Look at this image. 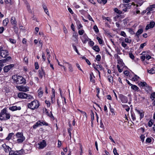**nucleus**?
Here are the masks:
<instances>
[{
  "label": "nucleus",
  "instance_id": "obj_1",
  "mask_svg": "<svg viewBox=\"0 0 155 155\" xmlns=\"http://www.w3.org/2000/svg\"><path fill=\"white\" fill-rule=\"evenodd\" d=\"M14 83L16 84H25L26 80L22 76L17 75H14L12 77Z\"/></svg>",
  "mask_w": 155,
  "mask_h": 155
},
{
  "label": "nucleus",
  "instance_id": "obj_2",
  "mask_svg": "<svg viewBox=\"0 0 155 155\" xmlns=\"http://www.w3.org/2000/svg\"><path fill=\"white\" fill-rule=\"evenodd\" d=\"M10 118V114L7 113L5 109H3L0 113V119L6 120Z\"/></svg>",
  "mask_w": 155,
  "mask_h": 155
},
{
  "label": "nucleus",
  "instance_id": "obj_3",
  "mask_svg": "<svg viewBox=\"0 0 155 155\" xmlns=\"http://www.w3.org/2000/svg\"><path fill=\"white\" fill-rule=\"evenodd\" d=\"M39 105L38 101L36 100L33 101L28 104V107L31 110L38 108Z\"/></svg>",
  "mask_w": 155,
  "mask_h": 155
},
{
  "label": "nucleus",
  "instance_id": "obj_4",
  "mask_svg": "<svg viewBox=\"0 0 155 155\" xmlns=\"http://www.w3.org/2000/svg\"><path fill=\"white\" fill-rule=\"evenodd\" d=\"M17 138V142L18 143H22L25 140V137L22 133L18 132L16 134Z\"/></svg>",
  "mask_w": 155,
  "mask_h": 155
},
{
  "label": "nucleus",
  "instance_id": "obj_5",
  "mask_svg": "<svg viewBox=\"0 0 155 155\" xmlns=\"http://www.w3.org/2000/svg\"><path fill=\"white\" fill-rule=\"evenodd\" d=\"M2 147L3 148L4 151L6 153H9V155H10L11 152L15 151L14 150H12V149L8 146L7 145L5 144H4L2 145Z\"/></svg>",
  "mask_w": 155,
  "mask_h": 155
},
{
  "label": "nucleus",
  "instance_id": "obj_6",
  "mask_svg": "<svg viewBox=\"0 0 155 155\" xmlns=\"http://www.w3.org/2000/svg\"><path fill=\"white\" fill-rule=\"evenodd\" d=\"M0 54L2 57L5 58L9 54L8 51L6 50H4L2 48H0Z\"/></svg>",
  "mask_w": 155,
  "mask_h": 155
},
{
  "label": "nucleus",
  "instance_id": "obj_7",
  "mask_svg": "<svg viewBox=\"0 0 155 155\" xmlns=\"http://www.w3.org/2000/svg\"><path fill=\"white\" fill-rule=\"evenodd\" d=\"M17 89L20 91L27 92L29 91V87L26 86H24L22 85L16 86Z\"/></svg>",
  "mask_w": 155,
  "mask_h": 155
},
{
  "label": "nucleus",
  "instance_id": "obj_8",
  "mask_svg": "<svg viewBox=\"0 0 155 155\" xmlns=\"http://www.w3.org/2000/svg\"><path fill=\"white\" fill-rule=\"evenodd\" d=\"M119 97L122 103H126L127 102V97L122 94L120 95Z\"/></svg>",
  "mask_w": 155,
  "mask_h": 155
},
{
  "label": "nucleus",
  "instance_id": "obj_9",
  "mask_svg": "<svg viewBox=\"0 0 155 155\" xmlns=\"http://www.w3.org/2000/svg\"><path fill=\"white\" fill-rule=\"evenodd\" d=\"M47 143L45 140H43L41 142L38 144V148L40 149H43L46 146Z\"/></svg>",
  "mask_w": 155,
  "mask_h": 155
},
{
  "label": "nucleus",
  "instance_id": "obj_10",
  "mask_svg": "<svg viewBox=\"0 0 155 155\" xmlns=\"http://www.w3.org/2000/svg\"><path fill=\"white\" fill-rule=\"evenodd\" d=\"M14 65L13 64H9L8 65L5 66L4 68V70L5 72H7L11 68H13Z\"/></svg>",
  "mask_w": 155,
  "mask_h": 155
},
{
  "label": "nucleus",
  "instance_id": "obj_11",
  "mask_svg": "<svg viewBox=\"0 0 155 155\" xmlns=\"http://www.w3.org/2000/svg\"><path fill=\"white\" fill-rule=\"evenodd\" d=\"M24 152V150L22 149L19 150H16L14 152H11L10 155H22Z\"/></svg>",
  "mask_w": 155,
  "mask_h": 155
},
{
  "label": "nucleus",
  "instance_id": "obj_12",
  "mask_svg": "<svg viewBox=\"0 0 155 155\" xmlns=\"http://www.w3.org/2000/svg\"><path fill=\"white\" fill-rule=\"evenodd\" d=\"M155 25V22L153 21H151L150 22L149 24H148L146 26L145 29L147 30L149 29L153 28Z\"/></svg>",
  "mask_w": 155,
  "mask_h": 155
},
{
  "label": "nucleus",
  "instance_id": "obj_13",
  "mask_svg": "<svg viewBox=\"0 0 155 155\" xmlns=\"http://www.w3.org/2000/svg\"><path fill=\"white\" fill-rule=\"evenodd\" d=\"M81 40L84 44H85L87 43V41L89 40H91V39L88 38L87 36L86 35H84L81 38Z\"/></svg>",
  "mask_w": 155,
  "mask_h": 155
},
{
  "label": "nucleus",
  "instance_id": "obj_14",
  "mask_svg": "<svg viewBox=\"0 0 155 155\" xmlns=\"http://www.w3.org/2000/svg\"><path fill=\"white\" fill-rule=\"evenodd\" d=\"M38 76L40 78H42L43 76H45V73L43 69L41 68V70H39L38 71Z\"/></svg>",
  "mask_w": 155,
  "mask_h": 155
},
{
  "label": "nucleus",
  "instance_id": "obj_15",
  "mask_svg": "<svg viewBox=\"0 0 155 155\" xmlns=\"http://www.w3.org/2000/svg\"><path fill=\"white\" fill-rule=\"evenodd\" d=\"M18 97L20 98L26 99L27 97V94L25 93L20 92L18 94Z\"/></svg>",
  "mask_w": 155,
  "mask_h": 155
},
{
  "label": "nucleus",
  "instance_id": "obj_16",
  "mask_svg": "<svg viewBox=\"0 0 155 155\" xmlns=\"http://www.w3.org/2000/svg\"><path fill=\"white\" fill-rule=\"evenodd\" d=\"M11 22L12 25H13V28L15 29L16 26L17 25V22L15 17H12L11 19Z\"/></svg>",
  "mask_w": 155,
  "mask_h": 155
},
{
  "label": "nucleus",
  "instance_id": "obj_17",
  "mask_svg": "<svg viewBox=\"0 0 155 155\" xmlns=\"http://www.w3.org/2000/svg\"><path fill=\"white\" fill-rule=\"evenodd\" d=\"M78 35L76 33H74L72 40L74 41L75 43H78Z\"/></svg>",
  "mask_w": 155,
  "mask_h": 155
},
{
  "label": "nucleus",
  "instance_id": "obj_18",
  "mask_svg": "<svg viewBox=\"0 0 155 155\" xmlns=\"http://www.w3.org/2000/svg\"><path fill=\"white\" fill-rule=\"evenodd\" d=\"M132 4L131 3H128L126 4H123L121 5V6L124 7L125 8L124 9H123V10L124 12H126L127 11V9L129 8L131 5Z\"/></svg>",
  "mask_w": 155,
  "mask_h": 155
},
{
  "label": "nucleus",
  "instance_id": "obj_19",
  "mask_svg": "<svg viewBox=\"0 0 155 155\" xmlns=\"http://www.w3.org/2000/svg\"><path fill=\"white\" fill-rule=\"evenodd\" d=\"M9 109L12 111H14L17 110H20L21 107H17L16 106H13L12 107H10Z\"/></svg>",
  "mask_w": 155,
  "mask_h": 155
},
{
  "label": "nucleus",
  "instance_id": "obj_20",
  "mask_svg": "<svg viewBox=\"0 0 155 155\" xmlns=\"http://www.w3.org/2000/svg\"><path fill=\"white\" fill-rule=\"evenodd\" d=\"M154 8H155V4L150 5L147 8L146 10L149 11H151L153 10V9Z\"/></svg>",
  "mask_w": 155,
  "mask_h": 155
},
{
  "label": "nucleus",
  "instance_id": "obj_21",
  "mask_svg": "<svg viewBox=\"0 0 155 155\" xmlns=\"http://www.w3.org/2000/svg\"><path fill=\"white\" fill-rule=\"evenodd\" d=\"M143 30L142 28L139 29L136 33L135 35L138 38L139 35L143 33Z\"/></svg>",
  "mask_w": 155,
  "mask_h": 155
},
{
  "label": "nucleus",
  "instance_id": "obj_22",
  "mask_svg": "<svg viewBox=\"0 0 155 155\" xmlns=\"http://www.w3.org/2000/svg\"><path fill=\"white\" fill-rule=\"evenodd\" d=\"M147 72L150 74H153L155 73V67L152 68L150 69H148Z\"/></svg>",
  "mask_w": 155,
  "mask_h": 155
},
{
  "label": "nucleus",
  "instance_id": "obj_23",
  "mask_svg": "<svg viewBox=\"0 0 155 155\" xmlns=\"http://www.w3.org/2000/svg\"><path fill=\"white\" fill-rule=\"evenodd\" d=\"M40 126H41V122L40 121H38L33 126V128L34 129H35L38 127Z\"/></svg>",
  "mask_w": 155,
  "mask_h": 155
},
{
  "label": "nucleus",
  "instance_id": "obj_24",
  "mask_svg": "<svg viewBox=\"0 0 155 155\" xmlns=\"http://www.w3.org/2000/svg\"><path fill=\"white\" fill-rule=\"evenodd\" d=\"M136 111L140 114V119L142 118L144 116V114L142 111H140L137 109L135 110Z\"/></svg>",
  "mask_w": 155,
  "mask_h": 155
},
{
  "label": "nucleus",
  "instance_id": "obj_25",
  "mask_svg": "<svg viewBox=\"0 0 155 155\" xmlns=\"http://www.w3.org/2000/svg\"><path fill=\"white\" fill-rule=\"evenodd\" d=\"M38 96L39 97H41L43 95V92L42 91L41 87H40L38 91Z\"/></svg>",
  "mask_w": 155,
  "mask_h": 155
},
{
  "label": "nucleus",
  "instance_id": "obj_26",
  "mask_svg": "<svg viewBox=\"0 0 155 155\" xmlns=\"http://www.w3.org/2000/svg\"><path fill=\"white\" fill-rule=\"evenodd\" d=\"M131 88L135 91H138L139 89L136 85L132 84L131 86Z\"/></svg>",
  "mask_w": 155,
  "mask_h": 155
},
{
  "label": "nucleus",
  "instance_id": "obj_27",
  "mask_svg": "<svg viewBox=\"0 0 155 155\" xmlns=\"http://www.w3.org/2000/svg\"><path fill=\"white\" fill-rule=\"evenodd\" d=\"M152 88L150 87L147 84L145 87V90L147 92H149L151 91Z\"/></svg>",
  "mask_w": 155,
  "mask_h": 155
},
{
  "label": "nucleus",
  "instance_id": "obj_28",
  "mask_svg": "<svg viewBox=\"0 0 155 155\" xmlns=\"http://www.w3.org/2000/svg\"><path fill=\"white\" fill-rule=\"evenodd\" d=\"M45 111L46 114L51 117H53V116L52 115L51 112H50V113H49L48 111L46 109H45Z\"/></svg>",
  "mask_w": 155,
  "mask_h": 155
},
{
  "label": "nucleus",
  "instance_id": "obj_29",
  "mask_svg": "<svg viewBox=\"0 0 155 155\" xmlns=\"http://www.w3.org/2000/svg\"><path fill=\"white\" fill-rule=\"evenodd\" d=\"M9 20L8 18H5L3 21V24L4 26H6L8 24Z\"/></svg>",
  "mask_w": 155,
  "mask_h": 155
},
{
  "label": "nucleus",
  "instance_id": "obj_30",
  "mask_svg": "<svg viewBox=\"0 0 155 155\" xmlns=\"http://www.w3.org/2000/svg\"><path fill=\"white\" fill-rule=\"evenodd\" d=\"M107 78L109 81L112 84L113 82V77L111 75H108L107 76Z\"/></svg>",
  "mask_w": 155,
  "mask_h": 155
},
{
  "label": "nucleus",
  "instance_id": "obj_31",
  "mask_svg": "<svg viewBox=\"0 0 155 155\" xmlns=\"http://www.w3.org/2000/svg\"><path fill=\"white\" fill-rule=\"evenodd\" d=\"M93 50H95L96 52H99L100 51V48L97 46L95 45L93 47Z\"/></svg>",
  "mask_w": 155,
  "mask_h": 155
},
{
  "label": "nucleus",
  "instance_id": "obj_32",
  "mask_svg": "<svg viewBox=\"0 0 155 155\" xmlns=\"http://www.w3.org/2000/svg\"><path fill=\"white\" fill-rule=\"evenodd\" d=\"M13 134H14L13 133H10L9 134L8 136L6 138V139L8 140H9L11 138Z\"/></svg>",
  "mask_w": 155,
  "mask_h": 155
},
{
  "label": "nucleus",
  "instance_id": "obj_33",
  "mask_svg": "<svg viewBox=\"0 0 155 155\" xmlns=\"http://www.w3.org/2000/svg\"><path fill=\"white\" fill-rule=\"evenodd\" d=\"M139 78V77L138 76L136 75H135L134 77L132 78V79L134 81H137Z\"/></svg>",
  "mask_w": 155,
  "mask_h": 155
},
{
  "label": "nucleus",
  "instance_id": "obj_34",
  "mask_svg": "<svg viewBox=\"0 0 155 155\" xmlns=\"http://www.w3.org/2000/svg\"><path fill=\"white\" fill-rule=\"evenodd\" d=\"M12 59V58L11 57L9 56L6 58L4 59V63L8 61H9L11 60Z\"/></svg>",
  "mask_w": 155,
  "mask_h": 155
},
{
  "label": "nucleus",
  "instance_id": "obj_35",
  "mask_svg": "<svg viewBox=\"0 0 155 155\" xmlns=\"http://www.w3.org/2000/svg\"><path fill=\"white\" fill-rule=\"evenodd\" d=\"M97 39L98 40L99 44H102L103 41L102 40L101 38L98 37H97Z\"/></svg>",
  "mask_w": 155,
  "mask_h": 155
},
{
  "label": "nucleus",
  "instance_id": "obj_36",
  "mask_svg": "<svg viewBox=\"0 0 155 155\" xmlns=\"http://www.w3.org/2000/svg\"><path fill=\"white\" fill-rule=\"evenodd\" d=\"M68 69L69 71L72 72L73 71V68L71 65L70 64H68Z\"/></svg>",
  "mask_w": 155,
  "mask_h": 155
},
{
  "label": "nucleus",
  "instance_id": "obj_37",
  "mask_svg": "<svg viewBox=\"0 0 155 155\" xmlns=\"http://www.w3.org/2000/svg\"><path fill=\"white\" fill-rule=\"evenodd\" d=\"M118 63L119 64V65L121 67L122 66H123L124 63H123L122 61L121 60H119L118 61Z\"/></svg>",
  "mask_w": 155,
  "mask_h": 155
},
{
  "label": "nucleus",
  "instance_id": "obj_38",
  "mask_svg": "<svg viewBox=\"0 0 155 155\" xmlns=\"http://www.w3.org/2000/svg\"><path fill=\"white\" fill-rule=\"evenodd\" d=\"M114 11L115 12H116L117 13L119 14H120L122 13V12L121 11H120V10H118L117 8H115L114 9Z\"/></svg>",
  "mask_w": 155,
  "mask_h": 155
},
{
  "label": "nucleus",
  "instance_id": "obj_39",
  "mask_svg": "<svg viewBox=\"0 0 155 155\" xmlns=\"http://www.w3.org/2000/svg\"><path fill=\"white\" fill-rule=\"evenodd\" d=\"M93 29L97 33L99 32V30L97 25H94L93 27Z\"/></svg>",
  "mask_w": 155,
  "mask_h": 155
},
{
  "label": "nucleus",
  "instance_id": "obj_40",
  "mask_svg": "<svg viewBox=\"0 0 155 155\" xmlns=\"http://www.w3.org/2000/svg\"><path fill=\"white\" fill-rule=\"evenodd\" d=\"M91 120L92 122H93V121L94 120V113L93 112L92 110H91Z\"/></svg>",
  "mask_w": 155,
  "mask_h": 155
},
{
  "label": "nucleus",
  "instance_id": "obj_41",
  "mask_svg": "<svg viewBox=\"0 0 155 155\" xmlns=\"http://www.w3.org/2000/svg\"><path fill=\"white\" fill-rule=\"evenodd\" d=\"M77 110H78L80 111L83 115H85V116L86 118H87V114H86V113L85 112H84V111H83L81 110H79V109H78Z\"/></svg>",
  "mask_w": 155,
  "mask_h": 155
},
{
  "label": "nucleus",
  "instance_id": "obj_42",
  "mask_svg": "<svg viewBox=\"0 0 155 155\" xmlns=\"http://www.w3.org/2000/svg\"><path fill=\"white\" fill-rule=\"evenodd\" d=\"M150 97L152 100H154L155 97V92H153L152 93Z\"/></svg>",
  "mask_w": 155,
  "mask_h": 155
},
{
  "label": "nucleus",
  "instance_id": "obj_43",
  "mask_svg": "<svg viewBox=\"0 0 155 155\" xmlns=\"http://www.w3.org/2000/svg\"><path fill=\"white\" fill-rule=\"evenodd\" d=\"M153 121L152 120H149L148 123V125L150 127H151L153 124Z\"/></svg>",
  "mask_w": 155,
  "mask_h": 155
},
{
  "label": "nucleus",
  "instance_id": "obj_44",
  "mask_svg": "<svg viewBox=\"0 0 155 155\" xmlns=\"http://www.w3.org/2000/svg\"><path fill=\"white\" fill-rule=\"evenodd\" d=\"M117 67L118 69V71L120 73L121 72L123 71V69L121 68L120 69L121 67L119 65H117Z\"/></svg>",
  "mask_w": 155,
  "mask_h": 155
},
{
  "label": "nucleus",
  "instance_id": "obj_45",
  "mask_svg": "<svg viewBox=\"0 0 155 155\" xmlns=\"http://www.w3.org/2000/svg\"><path fill=\"white\" fill-rule=\"evenodd\" d=\"M140 84L141 86H143H143L145 87L147 84V83L145 82H141L140 83Z\"/></svg>",
  "mask_w": 155,
  "mask_h": 155
},
{
  "label": "nucleus",
  "instance_id": "obj_46",
  "mask_svg": "<svg viewBox=\"0 0 155 155\" xmlns=\"http://www.w3.org/2000/svg\"><path fill=\"white\" fill-rule=\"evenodd\" d=\"M97 69H99L100 70H101L103 69V67L101 65L97 64L96 65Z\"/></svg>",
  "mask_w": 155,
  "mask_h": 155
},
{
  "label": "nucleus",
  "instance_id": "obj_47",
  "mask_svg": "<svg viewBox=\"0 0 155 155\" xmlns=\"http://www.w3.org/2000/svg\"><path fill=\"white\" fill-rule=\"evenodd\" d=\"M131 117L133 121H134L136 120V118L134 114H131Z\"/></svg>",
  "mask_w": 155,
  "mask_h": 155
},
{
  "label": "nucleus",
  "instance_id": "obj_48",
  "mask_svg": "<svg viewBox=\"0 0 155 155\" xmlns=\"http://www.w3.org/2000/svg\"><path fill=\"white\" fill-rule=\"evenodd\" d=\"M84 32V31L83 30H79L78 31V34L80 35H83Z\"/></svg>",
  "mask_w": 155,
  "mask_h": 155
},
{
  "label": "nucleus",
  "instance_id": "obj_49",
  "mask_svg": "<svg viewBox=\"0 0 155 155\" xmlns=\"http://www.w3.org/2000/svg\"><path fill=\"white\" fill-rule=\"evenodd\" d=\"M101 59V56L100 55L98 54L96 56V59L97 61H100Z\"/></svg>",
  "mask_w": 155,
  "mask_h": 155
},
{
  "label": "nucleus",
  "instance_id": "obj_50",
  "mask_svg": "<svg viewBox=\"0 0 155 155\" xmlns=\"http://www.w3.org/2000/svg\"><path fill=\"white\" fill-rule=\"evenodd\" d=\"M145 136L143 135H141L140 136V138L141 139V140L142 142H143L144 140Z\"/></svg>",
  "mask_w": 155,
  "mask_h": 155
},
{
  "label": "nucleus",
  "instance_id": "obj_51",
  "mask_svg": "<svg viewBox=\"0 0 155 155\" xmlns=\"http://www.w3.org/2000/svg\"><path fill=\"white\" fill-rule=\"evenodd\" d=\"M120 35L124 37H126L127 36L125 33L124 31H121V32Z\"/></svg>",
  "mask_w": 155,
  "mask_h": 155
},
{
  "label": "nucleus",
  "instance_id": "obj_52",
  "mask_svg": "<svg viewBox=\"0 0 155 155\" xmlns=\"http://www.w3.org/2000/svg\"><path fill=\"white\" fill-rule=\"evenodd\" d=\"M113 152L114 155H119L116 148H115L113 149Z\"/></svg>",
  "mask_w": 155,
  "mask_h": 155
},
{
  "label": "nucleus",
  "instance_id": "obj_53",
  "mask_svg": "<svg viewBox=\"0 0 155 155\" xmlns=\"http://www.w3.org/2000/svg\"><path fill=\"white\" fill-rule=\"evenodd\" d=\"M26 99H33V97L31 95H28V94H27V97H26Z\"/></svg>",
  "mask_w": 155,
  "mask_h": 155
},
{
  "label": "nucleus",
  "instance_id": "obj_54",
  "mask_svg": "<svg viewBox=\"0 0 155 155\" xmlns=\"http://www.w3.org/2000/svg\"><path fill=\"white\" fill-rule=\"evenodd\" d=\"M71 130L72 129L71 128H69L68 129V132L69 134V136H70V139L71 138Z\"/></svg>",
  "mask_w": 155,
  "mask_h": 155
},
{
  "label": "nucleus",
  "instance_id": "obj_55",
  "mask_svg": "<svg viewBox=\"0 0 155 155\" xmlns=\"http://www.w3.org/2000/svg\"><path fill=\"white\" fill-rule=\"evenodd\" d=\"M90 41L89 42V44L91 46H92L94 45V42L91 41V40H89Z\"/></svg>",
  "mask_w": 155,
  "mask_h": 155
},
{
  "label": "nucleus",
  "instance_id": "obj_56",
  "mask_svg": "<svg viewBox=\"0 0 155 155\" xmlns=\"http://www.w3.org/2000/svg\"><path fill=\"white\" fill-rule=\"evenodd\" d=\"M125 41L126 43H130L131 41L130 39H129L128 38H126L125 39Z\"/></svg>",
  "mask_w": 155,
  "mask_h": 155
},
{
  "label": "nucleus",
  "instance_id": "obj_57",
  "mask_svg": "<svg viewBox=\"0 0 155 155\" xmlns=\"http://www.w3.org/2000/svg\"><path fill=\"white\" fill-rule=\"evenodd\" d=\"M129 56L130 58L132 59H134V56L133 55V54L131 53H130L129 54Z\"/></svg>",
  "mask_w": 155,
  "mask_h": 155
},
{
  "label": "nucleus",
  "instance_id": "obj_58",
  "mask_svg": "<svg viewBox=\"0 0 155 155\" xmlns=\"http://www.w3.org/2000/svg\"><path fill=\"white\" fill-rule=\"evenodd\" d=\"M5 2L6 4H11L12 1L11 0H5Z\"/></svg>",
  "mask_w": 155,
  "mask_h": 155
},
{
  "label": "nucleus",
  "instance_id": "obj_59",
  "mask_svg": "<svg viewBox=\"0 0 155 155\" xmlns=\"http://www.w3.org/2000/svg\"><path fill=\"white\" fill-rule=\"evenodd\" d=\"M45 103L47 104V107H49L50 105V102L46 100L45 101Z\"/></svg>",
  "mask_w": 155,
  "mask_h": 155
},
{
  "label": "nucleus",
  "instance_id": "obj_60",
  "mask_svg": "<svg viewBox=\"0 0 155 155\" xmlns=\"http://www.w3.org/2000/svg\"><path fill=\"white\" fill-rule=\"evenodd\" d=\"M35 68L36 69H38L39 68V65L37 62H35Z\"/></svg>",
  "mask_w": 155,
  "mask_h": 155
},
{
  "label": "nucleus",
  "instance_id": "obj_61",
  "mask_svg": "<svg viewBox=\"0 0 155 155\" xmlns=\"http://www.w3.org/2000/svg\"><path fill=\"white\" fill-rule=\"evenodd\" d=\"M90 80L91 82H93V83H94L95 82V80L94 79H93L92 77L91 76H90Z\"/></svg>",
  "mask_w": 155,
  "mask_h": 155
},
{
  "label": "nucleus",
  "instance_id": "obj_62",
  "mask_svg": "<svg viewBox=\"0 0 155 155\" xmlns=\"http://www.w3.org/2000/svg\"><path fill=\"white\" fill-rule=\"evenodd\" d=\"M129 32L130 33V34L133 35L134 34V32L133 30L131 28L129 29Z\"/></svg>",
  "mask_w": 155,
  "mask_h": 155
},
{
  "label": "nucleus",
  "instance_id": "obj_63",
  "mask_svg": "<svg viewBox=\"0 0 155 155\" xmlns=\"http://www.w3.org/2000/svg\"><path fill=\"white\" fill-rule=\"evenodd\" d=\"M151 141V139L150 138H147L146 140V142L148 143H150Z\"/></svg>",
  "mask_w": 155,
  "mask_h": 155
},
{
  "label": "nucleus",
  "instance_id": "obj_64",
  "mask_svg": "<svg viewBox=\"0 0 155 155\" xmlns=\"http://www.w3.org/2000/svg\"><path fill=\"white\" fill-rule=\"evenodd\" d=\"M9 41H10V42L13 44H14L16 43V41L10 38L9 39Z\"/></svg>",
  "mask_w": 155,
  "mask_h": 155
}]
</instances>
